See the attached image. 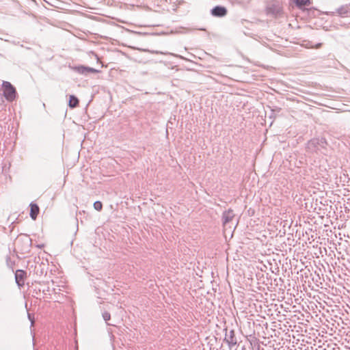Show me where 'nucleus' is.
<instances>
[{
	"label": "nucleus",
	"instance_id": "1",
	"mask_svg": "<svg viewBox=\"0 0 350 350\" xmlns=\"http://www.w3.org/2000/svg\"><path fill=\"white\" fill-rule=\"evenodd\" d=\"M2 88L3 90V96L8 101L12 102L16 97V88L9 81H3Z\"/></svg>",
	"mask_w": 350,
	"mask_h": 350
},
{
	"label": "nucleus",
	"instance_id": "2",
	"mask_svg": "<svg viewBox=\"0 0 350 350\" xmlns=\"http://www.w3.org/2000/svg\"><path fill=\"white\" fill-rule=\"evenodd\" d=\"M72 70L79 74L87 76L89 73H98L99 70L85 66H78L72 68Z\"/></svg>",
	"mask_w": 350,
	"mask_h": 350
},
{
	"label": "nucleus",
	"instance_id": "3",
	"mask_svg": "<svg viewBox=\"0 0 350 350\" xmlns=\"http://www.w3.org/2000/svg\"><path fill=\"white\" fill-rule=\"evenodd\" d=\"M224 341L228 345L230 348H232L233 346L237 345V340L233 329H231L229 332L226 333Z\"/></svg>",
	"mask_w": 350,
	"mask_h": 350
},
{
	"label": "nucleus",
	"instance_id": "4",
	"mask_svg": "<svg viewBox=\"0 0 350 350\" xmlns=\"http://www.w3.org/2000/svg\"><path fill=\"white\" fill-rule=\"evenodd\" d=\"M22 241L24 243V246L21 249V252L22 254L28 253L30 250V247L31 244V239L29 237H25L24 239H18L16 241V244L18 245L19 243Z\"/></svg>",
	"mask_w": 350,
	"mask_h": 350
},
{
	"label": "nucleus",
	"instance_id": "5",
	"mask_svg": "<svg viewBox=\"0 0 350 350\" xmlns=\"http://www.w3.org/2000/svg\"><path fill=\"white\" fill-rule=\"evenodd\" d=\"M211 14L215 16L222 17L226 15L227 10L225 7L217 5L211 10Z\"/></svg>",
	"mask_w": 350,
	"mask_h": 350
},
{
	"label": "nucleus",
	"instance_id": "6",
	"mask_svg": "<svg viewBox=\"0 0 350 350\" xmlns=\"http://www.w3.org/2000/svg\"><path fill=\"white\" fill-rule=\"evenodd\" d=\"M234 217V211L232 209H228L224 211L222 215L223 224L227 225L230 221L232 220Z\"/></svg>",
	"mask_w": 350,
	"mask_h": 350
},
{
	"label": "nucleus",
	"instance_id": "7",
	"mask_svg": "<svg viewBox=\"0 0 350 350\" xmlns=\"http://www.w3.org/2000/svg\"><path fill=\"white\" fill-rule=\"evenodd\" d=\"M26 275V272L23 271V270H21V269H18L16 271L15 273V280H16V282L17 283V284L18 286H23L24 284V279H25V277Z\"/></svg>",
	"mask_w": 350,
	"mask_h": 350
},
{
	"label": "nucleus",
	"instance_id": "8",
	"mask_svg": "<svg viewBox=\"0 0 350 350\" xmlns=\"http://www.w3.org/2000/svg\"><path fill=\"white\" fill-rule=\"evenodd\" d=\"M336 13L342 17H350V4L338 8Z\"/></svg>",
	"mask_w": 350,
	"mask_h": 350
},
{
	"label": "nucleus",
	"instance_id": "9",
	"mask_svg": "<svg viewBox=\"0 0 350 350\" xmlns=\"http://www.w3.org/2000/svg\"><path fill=\"white\" fill-rule=\"evenodd\" d=\"M30 206V217L32 219L35 220L39 213L40 208L38 204L31 202Z\"/></svg>",
	"mask_w": 350,
	"mask_h": 350
},
{
	"label": "nucleus",
	"instance_id": "10",
	"mask_svg": "<svg viewBox=\"0 0 350 350\" xmlns=\"http://www.w3.org/2000/svg\"><path fill=\"white\" fill-rule=\"evenodd\" d=\"M79 99L74 95H70L69 98L68 106L73 109L77 107L79 105Z\"/></svg>",
	"mask_w": 350,
	"mask_h": 350
},
{
	"label": "nucleus",
	"instance_id": "11",
	"mask_svg": "<svg viewBox=\"0 0 350 350\" xmlns=\"http://www.w3.org/2000/svg\"><path fill=\"white\" fill-rule=\"evenodd\" d=\"M294 2L298 8L310 4V0H294Z\"/></svg>",
	"mask_w": 350,
	"mask_h": 350
},
{
	"label": "nucleus",
	"instance_id": "12",
	"mask_svg": "<svg viewBox=\"0 0 350 350\" xmlns=\"http://www.w3.org/2000/svg\"><path fill=\"white\" fill-rule=\"evenodd\" d=\"M94 208L98 211H100L103 208V204L101 203V202L100 201H96L94 203Z\"/></svg>",
	"mask_w": 350,
	"mask_h": 350
},
{
	"label": "nucleus",
	"instance_id": "13",
	"mask_svg": "<svg viewBox=\"0 0 350 350\" xmlns=\"http://www.w3.org/2000/svg\"><path fill=\"white\" fill-rule=\"evenodd\" d=\"M103 319L105 320V321L106 323H107V321L110 319L111 318V315L108 312H104L103 313Z\"/></svg>",
	"mask_w": 350,
	"mask_h": 350
},
{
	"label": "nucleus",
	"instance_id": "14",
	"mask_svg": "<svg viewBox=\"0 0 350 350\" xmlns=\"http://www.w3.org/2000/svg\"><path fill=\"white\" fill-rule=\"evenodd\" d=\"M6 262L9 267L12 268V266L14 265V262H12L10 259V257L8 256L6 258Z\"/></svg>",
	"mask_w": 350,
	"mask_h": 350
},
{
	"label": "nucleus",
	"instance_id": "15",
	"mask_svg": "<svg viewBox=\"0 0 350 350\" xmlns=\"http://www.w3.org/2000/svg\"><path fill=\"white\" fill-rule=\"evenodd\" d=\"M28 319H29V321H31V326L33 325L34 324V318L31 315V314L30 313H28Z\"/></svg>",
	"mask_w": 350,
	"mask_h": 350
},
{
	"label": "nucleus",
	"instance_id": "16",
	"mask_svg": "<svg viewBox=\"0 0 350 350\" xmlns=\"http://www.w3.org/2000/svg\"><path fill=\"white\" fill-rule=\"evenodd\" d=\"M317 143V139H313V140H311L310 141V142L308 143V145H309V148L312 146H315V144Z\"/></svg>",
	"mask_w": 350,
	"mask_h": 350
},
{
	"label": "nucleus",
	"instance_id": "17",
	"mask_svg": "<svg viewBox=\"0 0 350 350\" xmlns=\"http://www.w3.org/2000/svg\"><path fill=\"white\" fill-rule=\"evenodd\" d=\"M151 53H154V54H162L163 53L157 51H151Z\"/></svg>",
	"mask_w": 350,
	"mask_h": 350
},
{
	"label": "nucleus",
	"instance_id": "18",
	"mask_svg": "<svg viewBox=\"0 0 350 350\" xmlns=\"http://www.w3.org/2000/svg\"><path fill=\"white\" fill-rule=\"evenodd\" d=\"M321 43H320V44H318L317 45V48H319V47L321 46Z\"/></svg>",
	"mask_w": 350,
	"mask_h": 350
}]
</instances>
